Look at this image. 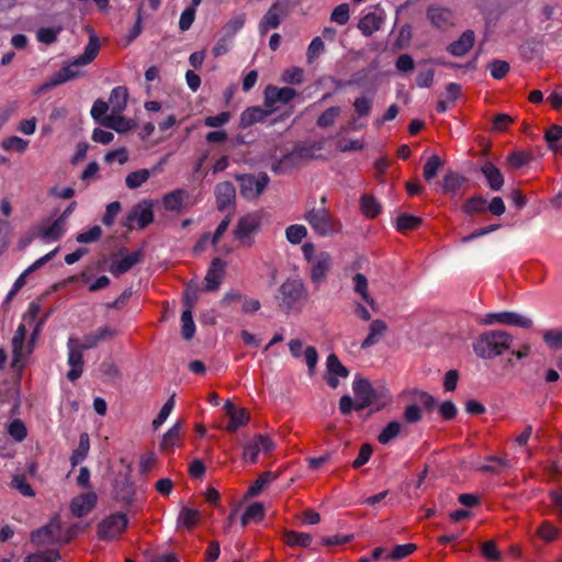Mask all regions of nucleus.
I'll list each match as a JSON object with an SVG mask.
<instances>
[{"mask_svg": "<svg viewBox=\"0 0 562 562\" xmlns=\"http://www.w3.org/2000/svg\"><path fill=\"white\" fill-rule=\"evenodd\" d=\"M326 368L328 373L326 381L333 389L339 385L338 376L345 379L349 375V370L340 362L335 353H330L327 357Z\"/></svg>", "mask_w": 562, "mask_h": 562, "instance_id": "obj_17", "label": "nucleus"}, {"mask_svg": "<svg viewBox=\"0 0 562 562\" xmlns=\"http://www.w3.org/2000/svg\"><path fill=\"white\" fill-rule=\"evenodd\" d=\"M422 224V218L409 215V214H401L396 220V228L401 232H405L408 229H414Z\"/></svg>", "mask_w": 562, "mask_h": 562, "instance_id": "obj_54", "label": "nucleus"}, {"mask_svg": "<svg viewBox=\"0 0 562 562\" xmlns=\"http://www.w3.org/2000/svg\"><path fill=\"white\" fill-rule=\"evenodd\" d=\"M68 364L71 369L67 373V379L71 382L78 380L82 374L83 368V359H82V350L78 346V340L76 338L70 337L68 339Z\"/></svg>", "mask_w": 562, "mask_h": 562, "instance_id": "obj_12", "label": "nucleus"}, {"mask_svg": "<svg viewBox=\"0 0 562 562\" xmlns=\"http://www.w3.org/2000/svg\"><path fill=\"white\" fill-rule=\"evenodd\" d=\"M272 111L265 110L261 106H250L244 110L239 116V127L247 128L255 123L263 122Z\"/></svg>", "mask_w": 562, "mask_h": 562, "instance_id": "obj_24", "label": "nucleus"}, {"mask_svg": "<svg viewBox=\"0 0 562 562\" xmlns=\"http://www.w3.org/2000/svg\"><path fill=\"white\" fill-rule=\"evenodd\" d=\"M126 102L127 89L124 87H115L110 94L113 114H121L126 108Z\"/></svg>", "mask_w": 562, "mask_h": 562, "instance_id": "obj_37", "label": "nucleus"}, {"mask_svg": "<svg viewBox=\"0 0 562 562\" xmlns=\"http://www.w3.org/2000/svg\"><path fill=\"white\" fill-rule=\"evenodd\" d=\"M562 138V126L552 125L548 131H546L544 139L548 144V147L552 151H558V140Z\"/></svg>", "mask_w": 562, "mask_h": 562, "instance_id": "obj_57", "label": "nucleus"}, {"mask_svg": "<svg viewBox=\"0 0 562 562\" xmlns=\"http://www.w3.org/2000/svg\"><path fill=\"white\" fill-rule=\"evenodd\" d=\"M181 336L184 340H191L195 334V324L192 317V311L184 310L181 314Z\"/></svg>", "mask_w": 562, "mask_h": 562, "instance_id": "obj_46", "label": "nucleus"}, {"mask_svg": "<svg viewBox=\"0 0 562 562\" xmlns=\"http://www.w3.org/2000/svg\"><path fill=\"white\" fill-rule=\"evenodd\" d=\"M186 192L183 190H175L164 198V205L169 211H178L182 206Z\"/></svg>", "mask_w": 562, "mask_h": 562, "instance_id": "obj_50", "label": "nucleus"}, {"mask_svg": "<svg viewBox=\"0 0 562 562\" xmlns=\"http://www.w3.org/2000/svg\"><path fill=\"white\" fill-rule=\"evenodd\" d=\"M26 326L24 324H20L13 338H12V352L13 358L11 362V367L14 371L21 372L24 368V362L22 361L23 357V348H24V340L26 337Z\"/></svg>", "mask_w": 562, "mask_h": 562, "instance_id": "obj_15", "label": "nucleus"}, {"mask_svg": "<svg viewBox=\"0 0 562 562\" xmlns=\"http://www.w3.org/2000/svg\"><path fill=\"white\" fill-rule=\"evenodd\" d=\"M102 235V229L99 225L92 226L89 231L80 233L76 236V240L80 244L94 243L99 240Z\"/></svg>", "mask_w": 562, "mask_h": 562, "instance_id": "obj_64", "label": "nucleus"}, {"mask_svg": "<svg viewBox=\"0 0 562 562\" xmlns=\"http://www.w3.org/2000/svg\"><path fill=\"white\" fill-rule=\"evenodd\" d=\"M260 225V220L256 214H247L239 218L235 229L234 236L245 246H251V235L255 234Z\"/></svg>", "mask_w": 562, "mask_h": 562, "instance_id": "obj_9", "label": "nucleus"}, {"mask_svg": "<svg viewBox=\"0 0 562 562\" xmlns=\"http://www.w3.org/2000/svg\"><path fill=\"white\" fill-rule=\"evenodd\" d=\"M331 266V256L326 252L322 251L317 254L314 258V261L312 262L311 268V280L312 282L318 284L323 282L326 278V273L330 269Z\"/></svg>", "mask_w": 562, "mask_h": 562, "instance_id": "obj_18", "label": "nucleus"}, {"mask_svg": "<svg viewBox=\"0 0 562 562\" xmlns=\"http://www.w3.org/2000/svg\"><path fill=\"white\" fill-rule=\"evenodd\" d=\"M373 106V95H360L353 102V109L357 117H366L371 113Z\"/></svg>", "mask_w": 562, "mask_h": 562, "instance_id": "obj_45", "label": "nucleus"}, {"mask_svg": "<svg viewBox=\"0 0 562 562\" xmlns=\"http://www.w3.org/2000/svg\"><path fill=\"white\" fill-rule=\"evenodd\" d=\"M304 283L300 279H288L279 288L276 300L278 306L285 313L291 312L295 304L304 296Z\"/></svg>", "mask_w": 562, "mask_h": 562, "instance_id": "obj_2", "label": "nucleus"}, {"mask_svg": "<svg viewBox=\"0 0 562 562\" xmlns=\"http://www.w3.org/2000/svg\"><path fill=\"white\" fill-rule=\"evenodd\" d=\"M151 176V171L149 169H139L133 172H130L126 176L125 183L128 189H137L143 183H145L149 177Z\"/></svg>", "mask_w": 562, "mask_h": 562, "instance_id": "obj_43", "label": "nucleus"}, {"mask_svg": "<svg viewBox=\"0 0 562 562\" xmlns=\"http://www.w3.org/2000/svg\"><path fill=\"white\" fill-rule=\"evenodd\" d=\"M488 69L494 79H503L509 71V64L505 60L494 59L488 64Z\"/></svg>", "mask_w": 562, "mask_h": 562, "instance_id": "obj_59", "label": "nucleus"}, {"mask_svg": "<svg viewBox=\"0 0 562 562\" xmlns=\"http://www.w3.org/2000/svg\"><path fill=\"white\" fill-rule=\"evenodd\" d=\"M321 145L313 144L311 146H296L291 153H289V157L292 158L295 167L299 165V161L302 159H310L314 157L313 150L321 149Z\"/></svg>", "mask_w": 562, "mask_h": 562, "instance_id": "obj_49", "label": "nucleus"}, {"mask_svg": "<svg viewBox=\"0 0 562 562\" xmlns=\"http://www.w3.org/2000/svg\"><path fill=\"white\" fill-rule=\"evenodd\" d=\"M481 172L484 175L488 187L493 191H499L504 184V177L501 170L491 161H485L481 167Z\"/></svg>", "mask_w": 562, "mask_h": 562, "instance_id": "obj_28", "label": "nucleus"}, {"mask_svg": "<svg viewBox=\"0 0 562 562\" xmlns=\"http://www.w3.org/2000/svg\"><path fill=\"white\" fill-rule=\"evenodd\" d=\"M153 220V203L149 200H143L132 207L123 224L127 228L132 229L134 227V223H137V226L143 229L150 224Z\"/></svg>", "mask_w": 562, "mask_h": 562, "instance_id": "obj_7", "label": "nucleus"}, {"mask_svg": "<svg viewBox=\"0 0 562 562\" xmlns=\"http://www.w3.org/2000/svg\"><path fill=\"white\" fill-rule=\"evenodd\" d=\"M304 218L321 236H329L338 233L340 229L339 223L330 216L325 207H313L305 213Z\"/></svg>", "mask_w": 562, "mask_h": 562, "instance_id": "obj_4", "label": "nucleus"}, {"mask_svg": "<svg viewBox=\"0 0 562 562\" xmlns=\"http://www.w3.org/2000/svg\"><path fill=\"white\" fill-rule=\"evenodd\" d=\"M461 210L467 215L482 214L487 211V200L482 194H476L469 198Z\"/></svg>", "mask_w": 562, "mask_h": 562, "instance_id": "obj_32", "label": "nucleus"}, {"mask_svg": "<svg viewBox=\"0 0 562 562\" xmlns=\"http://www.w3.org/2000/svg\"><path fill=\"white\" fill-rule=\"evenodd\" d=\"M280 25V14L273 9H269L267 13L263 15L260 22V31L262 33L267 32V29H277Z\"/></svg>", "mask_w": 562, "mask_h": 562, "instance_id": "obj_61", "label": "nucleus"}, {"mask_svg": "<svg viewBox=\"0 0 562 562\" xmlns=\"http://www.w3.org/2000/svg\"><path fill=\"white\" fill-rule=\"evenodd\" d=\"M10 487L16 490L24 497H34L35 491L27 482L25 473H16L13 475Z\"/></svg>", "mask_w": 562, "mask_h": 562, "instance_id": "obj_39", "label": "nucleus"}, {"mask_svg": "<svg viewBox=\"0 0 562 562\" xmlns=\"http://www.w3.org/2000/svg\"><path fill=\"white\" fill-rule=\"evenodd\" d=\"M382 21L381 15L369 12L359 21L358 27L364 36H370L381 27Z\"/></svg>", "mask_w": 562, "mask_h": 562, "instance_id": "obj_33", "label": "nucleus"}, {"mask_svg": "<svg viewBox=\"0 0 562 562\" xmlns=\"http://www.w3.org/2000/svg\"><path fill=\"white\" fill-rule=\"evenodd\" d=\"M543 53L542 42L536 37L526 41L520 46V55L522 58L530 60L535 57L541 56Z\"/></svg>", "mask_w": 562, "mask_h": 562, "instance_id": "obj_38", "label": "nucleus"}, {"mask_svg": "<svg viewBox=\"0 0 562 562\" xmlns=\"http://www.w3.org/2000/svg\"><path fill=\"white\" fill-rule=\"evenodd\" d=\"M442 166H443V161L440 159L439 156L432 155L431 157H429V159L424 165L425 180H427V181L432 180L437 176L439 169Z\"/></svg>", "mask_w": 562, "mask_h": 562, "instance_id": "obj_51", "label": "nucleus"}, {"mask_svg": "<svg viewBox=\"0 0 562 562\" xmlns=\"http://www.w3.org/2000/svg\"><path fill=\"white\" fill-rule=\"evenodd\" d=\"M75 206L76 202H71L50 226H40L37 235L45 241L59 239L65 233L66 221L74 212Z\"/></svg>", "mask_w": 562, "mask_h": 562, "instance_id": "obj_10", "label": "nucleus"}, {"mask_svg": "<svg viewBox=\"0 0 562 562\" xmlns=\"http://www.w3.org/2000/svg\"><path fill=\"white\" fill-rule=\"evenodd\" d=\"M97 503V496L94 493H87L75 497L71 501L70 509L74 516L81 518L88 515Z\"/></svg>", "mask_w": 562, "mask_h": 562, "instance_id": "obj_21", "label": "nucleus"}, {"mask_svg": "<svg viewBox=\"0 0 562 562\" xmlns=\"http://www.w3.org/2000/svg\"><path fill=\"white\" fill-rule=\"evenodd\" d=\"M544 344L554 350L562 349V329H549L543 333Z\"/></svg>", "mask_w": 562, "mask_h": 562, "instance_id": "obj_56", "label": "nucleus"}, {"mask_svg": "<svg viewBox=\"0 0 562 562\" xmlns=\"http://www.w3.org/2000/svg\"><path fill=\"white\" fill-rule=\"evenodd\" d=\"M180 423L175 424L162 437L159 446L161 453H170L177 446L180 437Z\"/></svg>", "mask_w": 562, "mask_h": 562, "instance_id": "obj_34", "label": "nucleus"}, {"mask_svg": "<svg viewBox=\"0 0 562 562\" xmlns=\"http://www.w3.org/2000/svg\"><path fill=\"white\" fill-rule=\"evenodd\" d=\"M283 540L288 546L307 548L313 541V537L307 532L289 530L283 535Z\"/></svg>", "mask_w": 562, "mask_h": 562, "instance_id": "obj_36", "label": "nucleus"}, {"mask_svg": "<svg viewBox=\"0 0 562 562\" xmlns=\"http://www.w3.org/2000/svg\"><path fill=\"white\" fill-rule=\"evenodd\" d=\"M101 124L108 128H112L117 133H126L136 127V123L133 120L126 119L121 114H113L104 117Z\"/></svg>", "mask_w": 562, "mask_h": 562, "instance_id": "obj_27", "label": "nucleus"}, {"mask_svg": "<svg viewBox=\"0 0 562 562\" xmlns=\"http://www.w3.org/2000/svg\"><path fill=\"white\" fill-rule=\"evenodd\" d=\"M495 322L520 328H530L533 324L531 318L515 312L490 313L485 316V325H492Z\"/></svg>", "mask_w": 562, "mask_h": 562, "instance_id": "obj_11", "label": "nucleus"}, {"mask_svg": "<svg viewBox=\"0 0 562 562\" xmlns=\"http://www.w3.org/2000/svg\"><path fill=\"white\" fill-rule=\"evenodd\" d=\"M69 81V76L66 75V71H63L61 68L54 72L49 80H47L45 83H43L40 88V92L47 91L49 89H53L54 87L65 83Z\"/></svg>", "mask_w": 562, "mask_h": 562, "instance_id": "obj_60", "label": "nucleus"}, {"mask_svg": "<svg viewBox=\"0 0 562 562\" xmlns=\"http://www.w3.org/2000/svg\"><path fill=\"white\" fill-rule=\"evenodd\" d=\"M361 210L367 216L375 217L381 211V205L373 195L366 194L361 198Z\"/></svg>", "mask_w": 562, "mask_h": 562, "instance_id": "obj_53", "label": "nucleus"}, {"mask_svg": "<svg viewBox=\"0 0 562 562\" xmlns=\"http://www.w3.org/2000/svg\"><path fill=\"white\" fill-rule=\"evenodd\" d=\"M427 19L438 30L446 31L453 26V13L450 9L440 5H430L427 9Z\"/></svg>", "mask_w": 562, "mask_h": 562, "instance_id": "obj_13", "label": "nucleus"}, {"mask_svg": "<svg viewBox=\"0 0 562 562\" xmlns=\"http://www.w3.org/2000/svg\"><path fill=\"white\" fill-rule=\"evenodd\" d=\"M200 288L199 284L194 281H190L184 289L182 295V303L186 306V310H192L195 303L199 300Z\"/></svg>", "mask_w": 562, "mask_h": 562, "instance_id": "obj_44", "label": "nucleus"}, {"mask_svg": "<svg viewBox=\"0 0 562 562\" xmlns=\"http://www.w3.org/2000/svg\"><path fill=\"white\" fill-rule=\"evenodd\" d=\"M100 49V42L93 30L90 31L89 43L85 47V52L82 55L75 58V65H88L90 64L98 55Z\"/></svg>", "mask_w": 562, "mask_h": 562, "instance_id": "obj_29", "label": "nucleus"}, {"mask_svg": "<svg viewBox=\"0 0 562 562\" xmlns=\"http://www.w3.org/2000/svg\"><path fill=\"white\" fill-rule=\"evenodd\" d=\"M143 249H137L132 254L125 255L120 261L111 265L110 272L119 277L121 274L126 273L130 269H132L135 265L142 261L143 259Z\"/></svg>", "mask_w": 562, "mask_h": 562, "instance_id": "obj_25", "label": "nucleus"}, {"mask_svg": "<svg viewBox=\"0 0 562 562\" xmlns=\"http://www.w3.org/2000/svg\"><path fill=\"white\" fill-rule=\"evenodd\" d=\"M387 325L384 321L374 319L369 327V335L362 341L361 348L366 349L375 345L386 333Z\"/></svg>", "mask_w": 562, "mask_h": 562, "instance_id": "obj_30", "label": "nucleus"}, {"mask_svg": "<svg viewBox=\"0 0 562 562\" xmlns=\"http://www.w3.org/2000/svg\"><path fill=\"white\" fill-rule=\"evenodd\" d=\"M175 407V394H172L167 402L161 407L160 412L158 413L157 417L153 420V428L154 430H157L168 418L171 411Z\"/></svg>", "mask_w": 562, "mask_h": 562, "instance_id": "obj_55", "label": "nucleus"}, {"mask_svg": "<svg viewBox=\"0 0 562 562\" xmlns=\"http://www.w3.org/2000/svg\"><path fill=\"white\" fill-rule=\"evenodd\" d=\"M60 559L59 551L56 549H47L41 552L31 553L25 557L23 562H56Z\"/></svg>", "mask_w": 562, "mask_h": 562, "instance_id": "obj_47", "label": "nucleus"}, {"mask_svg": "<svg viewBox=\"0 0 562 562\" xmlns=\"http://www.w3.org/2000/svg\"><path fill=\"white\" fill-rule=\"evenodd\" d=\"M199 520L200 512L188 507H183L178 517V524L188 529L193 528L199 522Z\"/></svg>", "mask_w": 562, "mask_h": 562, "instance_id": "obj_48", "label": "nucleus"}, {"mask_svg": "<svg viewBox=\"0 0 562 562\" xmlns=\"http://www.w3.org/2000/svg\"><path fill=\"white\" fill-rule=\"evenodd\" d=\"M416 549L417 546L414 543L396 544L389 554V558L393 560H402L412 554Z\"/></svg>", "mask_w": 562, "mask_h": 562, "instance_id": "obj_63", "label": "nucleus"}, {"mask_svg": "<svg viewBox=\"0 0 562 562\" xmlns=\"http://www.w3.org/2000/svg\"><path fill=\"white\" fill-rule=\"evenodd\" d=\"M474 42V32L472 30H467L457 41L452 42L448 46L447 50L456 57H461L464 56L473 47Z\"/></svg>", "mask_w": 562, "mask_h": 562, "instance_id": "obj_23", "label": "nucleus"}, {"mask_svg": "<svg viewBox=\"0 0 562 562\" xmlns=\"http://www.w3.org/2000/svg\"><path fill=\"white\" fill-rule=\"evenodd\" d=\"M128 526V518L124 513L111 514L97 526L98 538L103 541L119 539Z\"/></svg>", "mask_w": 562, "mask_h": 562, "instance_id": "obj_3", "label": "nucleus"}, {"mask_svg": "<svg viewBox=\"0 0 562 562\" xmlns=\"http://www.w3.org/2000/svg\"><path fill=\"white\" fill-rule=\"evenodd\" d=\"M295 95L296 91L293 88H278L276 86H268L265 90V105L271 108L277 103L286 104Z\"/></svg>", "mask_w": 562, "mask_h": 562, "instance_id": "obj_16", "label": "nucleus"}, {"mask_svg": "<svg viewBox=\"0 0 562 562\" xmlns=\"http://www.w3.org/2000/svg\"><path fill=\"white\" fill-rule=\"evenodd\" d=\"M235 178L239 182L240 195L246 200H256L270 182L266 172L236 175Z\"/></svg>", "mask_w": 562, "mask_h": 562, "instance_id": "obj_5", "label": "nucleus"}, {"mask_svg": "<svg viewBox=\"0 0 562 562\" xmlns=\"http://www.w3.org/2000/svg\"><path fill=\"white\" fill-rule=\"evenodd\" d=\"M278 479V474L265 471L262 472L258 479L248 487L246 492V497H256L258 496L270 483Z\"/></svg>", "mask_w": 562, "mask_h": 562, "instance_id": "obj_31", "label": "nucleus"}, {"mask_svg": "<svg viewBox=\"0 0 562 562\" xmlns=\"http://www.w3.org/2000/svg\"><path fill=\"white\" fill-rule=\"evenodd\" d=\"M341 109L339 106H330L324 111L317 119V125L319 127L331 126L335 120L339 116Z\"/></svg>", "mask_w": 562, "mask_h": 562, "instance_id": "obj_58", "label": "nucleus"}, {"mask_svg": "<svg viewBox=\"0 0 562 562\" xmlns=\"http://www.w3.org/2000/svg\"><path fill=\"white\" fill-rule=\"evenodd\" d=\"M402 428L403 424L397 420L389 423L380 432L378 437L379 442L383 445L389 443L391 440H393L400 435Z\"/></svg>", "mask_w": 562, "mask_h": 562, "instance_id": "obj_42", "label": "nucleus"}, {"mask_svg": "<svg viewBox=\"0 0 562 562\" xmlns=\"http://www.w3.org/2000/svg\"><path fill=\"white\" fill-rule=\"evenodd\" d=\"M276 450L274 441L267 435H257L245 447V457H257L259 453H270Z\"/></svg>", "mask_w": 562, "mask_h": 562, "instance_id": "obj_19", "label": "nucleus"}, {"mask_svg": "<svg viewBox=\"0 0 562 562\" xmlns=\"http://www.w3.org/2000/svg\"><path fill=\"white\" fill-rule=\"evenodd\" d=\"M245 22H246L245 13H239V14L235 15L228 22H226V24L224 25V27H223L224 35H226L227 37L233 40L234 35L244 26Z\"/></svg>", "mask_w": 562, "mask_h": 562, "instance_id": "obj_52", "label": "nucleus"}, {"mask_svg": "<svg viewBox=\"0 0 562 562\" xmlns=\"http://www.w3.org/2000/svg\"><path fill=\"white\" fill-rule=\"evenodd\" d=\"M465 181L467 179L463 176L456 172H449L442 179V190L446 193L454 194Z\"/></svg>", "mask_w": 562, "mask_h": 562, "instance_id": "obj_40", "label": "nucleus"}, {"mask_svg": "<svg viewBox=\"0 0 562 562\" xmlns=\"http://www.w3.org/2000/svg\"><path fill=\"white\" fill-rule=\"evenodd\" d=\"M225 263L220 258H214L212 260L211 267L209 268L205 276V286L204 291L214 292L218 290L221 282L223 280Z\"/></svg>", "mask_w": 562, "mask_h": 562, "instance_id": "obj_20", "label": "nucleus"}, {"mask_svg": "<svg viewBox=\"0 0 562 562\" xmlns=\"http://www.w3.org/2000/svg\"><path fill=\"white\" fill-rule=\"evenodd\" d=\"M215 196L218 211H224L235 202L236 189L231 181L220 182L215 187Z\"/></svg>", "mask_w": 562, "mask_h": 562, "instance_id": "obj_22", "label": "nucleus"}, {"mask_svg": "<svg viewBox=\"0 0 562 562\" xmlns=\"http://www.w3.org/2000/svg\"><path fill=\"white\" fill-rule=\"evenodd\" d=\"M353 290L362 296V299L374 308V300L368 293V280L364 274L356 273L353 276Z\"/></svg>", "mask_w": 562, "mask_h": 562, "instance_id": "obj_41", "label": "nucleus"}, {"mask_svg": "<svg viewBox=\"0 0 562 562\" xmlns=\"http://www.w3.org/2000/svg\"><path fill=\"white\" fill-rule=\"evenodd\" d=\"M265 518V506L260 502H255L249 505L241 516V526H247L251 521L259 522Z\"/></svg>", "mask_w": 562, "mask_h": 562, "instance_id": "obj_35", "label": "nucleus"}, {"mask_svg": "<svg viewBox=\"0 0 562 562\" xmlns=\"http://www.w3.org/2000/svg\"><path fill=\"white\" fill-rule=\"evenodd\" d=\"M114 498L123 507L128 508L135 499V486L128 477L117 479L114 483Z\"/></svg>", "mask_w": 562, "mask_h": 562, "instance_id": "obj_14", "label": "nucleus"}, {"mask_svg": "<svg viewBox=\"0 0 562 562\" xmlns=\"http://www.w3.org/2000/svg\"><path fill=\"white\" fill-rule=\"evenodd\" d=\"M286 239L291 244H300L307 235V229L303 225H290L285 231Z\"/></svg>", "mask_w": 562, "mask_h": 562, "instance_id": "obj_62", "label": "nucleus"}, {"mask_svg": "<svg viewBox=\"0 0 562 562\" xmlns=\"http://www.w3.org/2000/svg\"><path fill=\"white\" fill-rule=\"evenodd\" d=\"M352 390L357 400L355 411H362L378 401V391L364 378L357 376L353 381Z\"/></svg>", "mask_w": 562, "mask_h": 562, "instance_id": "obj_8", "label": "nucleus"}, {"mask_svg": "<svg viewBox=\"0 0 562 562\" xmlns=\"http://www.w3.org/2000/svg\"><path fill=\"white\" fill-rule=\"evenodd\" d=\"M30 540L37 547L61 542V524L59 518L54 517L45 526L33 530L31 532Z\"/></svg>", "mask_w": 562, "mask_h": 562, "instance_id": "obj_6", "label": "nucleus"}, {"mask_svg": "<svg viewBox=\"0 0 562 562\" xmlns=\"http://www.w3.org/2000/svg\"><path fill=\"white\" fill-rule=\"evenodd\" d=\"M116 335V330L108 326L99 328L97 331L89 333L83 336L79 348L81 350H88L94 348L100 341L113 338Z\"/></svg>", "mask_w": 562, "mask_h": 562, "instance_id": "obj_26", "label": "nucleus"}, {"mask_svg": "<svg viewBox=\"0 0 562 562\" xmlns=\"http://www.w3.org/2000/svg\"><path fill=\"white\" fill-rule=\"evenodd\" d=\"M513 336L501 329L482 333L473 342L475 355L484 360L502 356L510 348Z\"/></svg>", "mask_w": 562, "mask_h": 562, "instance_id": "obj_1", "label": "nucleus"}]
</instances>
